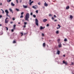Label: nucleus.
<instances>
[{"mask_svg": "<svg viewBox=\"0 0 74 74\" xmlns=\"http://www.w3.org/2000/svg\"><path fill=\"white\" fill-rule=\"evenodd\" d=\"M30 18V15L29 13H27L25 15V21H29V18Z\"/></svg>", "mask_w": 74, "mask_h": 74, "instance_id": "f257e3e1", "label": "nucleus"}, {"mask_svg": "<svg viewBox=\"0 0 74 74\" xmlns=\"http://www.w3.org/2000/svg\"><path fill=\"white\" fill-rule=\"evenodd\" d=\"M35 22L36 24L37 25V26H38V21L37 19H35Z\"/></svg>", "mask_w": 74, "mask_h": 74, "instance_id": "f03ea898", "label": "nucleus"}, {"mask_svg": "<svg viewBox=\"0 0 74 74\" xmlns=\"http://www.w3.org/2000/svg\"><path fill=\"white\" fill-rule=\"evenodd\" d=\"M5 12L6 13V15L8 16H9L8 14L9 13V12H8V10H5Z\"/></svg>", "mask_w": 74, "mask_h": 74, "instance_id": "7ed1b4c3", "label": "nucleus"}, {"mask_svg": "<svg viewBox=\"0 0 74 74\" xmlns=\"http://www.w3.org/2000/svg\"><path fill=\"white\" fill-rule=\"evenodd\" d=\"M8 19V18H6L5 19V23H8V20H7V19Z\"/></svg>", "mask_w": 74, "mask_h": 74, "instance_id": "20e7f679", "label": "nucleus"}, {"mask_svg": "<svg viewBox=\"0 0 74 74\" xmlns=\"http://www.w3.org/2000/svg\"><path fill=\"white\" fill-rule=\"evenodd\" d=\"M37 5L33 6H32V8H34V9H37Z\"/></svg>", "mask_w": 74, "mask_h": 74, "instance_id": "39448f33", "label": "nucleus"}, {"mask_svg": "<svg viewBox=\"0 0 74 74\" xmlns=\"http://www.w3.org/2000/svg\"><path fill=\"white\" fill-rule=\"evenodd\" d=\"M63 64H65V65H67V62H66L64 61H63Z\"/></svg>", "mask_w": 74, "mask_h": 74, "instance_id": "423d86ee", "label": "nucleus"}, {"mask_svg": "<svg viewBox=\"0 0 74 74\" xmlns=\"http://www.w3.org/2000/svg\"><path fill=\"white\" fill-rule=\"evenodd\" d=\"M45 27H42V26H41L40 29V30H42V29H44Z\"/></svg>", "mask_w": 74, "mask_h": 74, "instance_id": "0eeeda50", "label": "nucleus"}, {"mask_svg": "<svg viewBox=\"0 0 74 74\" xmlns=\"http://www.w3.org/2000/svg\"><path fill=\"white\" fill-rule=\"evenodd\" d=\"M23 8H27V5H23Z\"/></svg>", "mask_w": 74, "mask_h": 74, "instance_id": "6e6552de", "label": "nucleus"}, {"mask_svg": "<svg viewBox=\"0 0 74 74\" xmlns=\"http://www.w3.org/2000/svg\"><path fill=\"white\" fill-rule=\"evenodd\" d=\"M9 11L10 12H12V14H13V12L12 11V10L11 8L9 9Z\"/></svg>", "mask_w": 74, "mask_h": 74, "instance_id": "1a4fd4ad", "label": "nucleus"}, {"mask_svg": "<svg viewBox=\"0 0 74 74\" xmlns=\"http://www.w3.org/2000/svg\"><path fill=\"white\" fill-rule=\"evenodd\" d=\"M44 6H45V7H47L48 5V4L46 3V2H45V3L44 4Z\"/></svg>", "mask_w": 74, "mask_h": 74, "instance_id": "9d476101", "label": "nucleus"}, {"mask_svg": "<svg viewBox=\"0 0 74 74\" xmlns=\"http://www.w3.org/2000/svg\"><path fill=\"white\" fill-rule=\"evenodd\" d=\"M46 21H47V19H44L43 20V22H45Z\"/></svg>", "mask_w": 74, "mask_h": 74, "instance_id": "9b49d317", "label": "nucleus"}, {"mask_svg": "<svg viewBox=\"0 0 74 74\" xmlns=\"http://www.w3.org/2000/svg\"><path fill=\"white\" fill-rule=\"evenodd\" d=\"M34 3V1H33L30 2V3H29V5H32V3Z\"/></svg>", "mask_w": 74, "mask_h": 74, "instance_id": "f8f14e48", "label": "nucleus"}, {"mask_svg": "<svg viewBox=\"0 0 74 74\" xmlns=\"http://www.w3.org/2000/svg\"><path fill=\"white\" fill-rule=\"evenodd\" d=\"M11 5L12 6H15V4H14L12 2L11 3Z\"/></svg>", "mask_w": 74, "mask_h": 74, "instance_id": "ddd939ff", "label": "nucleus"}, {"mask_svg": "<svg viewBox=\"0 0 74 74\" xmlns=\"http://www.w3.org/2000/svg\"><path fill=\"white\" fill-rule=\"evenodd\" d=\"M46 46V45L45 44V43H43V47H45V46Z\"/></svg>", "mask_w": 74, "mask_h": 74, "instance_id": "4468645a", "label": "nucleus"}, {"mask_svg": "<svg viewBox=\"0 0 74 74\" xmlns=\"http://www.w3.org/2000/svg\"><path fill=\"white\" fill-rule=\"evenodd\" d=\"M70 18L71 19H72L73 18V16H72V15H71V16H70Z\"/></svg>", "mask_w": 74, "mask_h": 74, "instance_id": "2eb2a0df", "label": "nucleus"}, {"mask_svg": "<svg viewBox=\"0 0 74 74\" xmlns=\"http://www.w3.org/2000/svg\"><path fill=\"white\" fill-rule=\"evenodd\" d=\"M60 51H57V53L58 55H59L60 54Z\"/></svg>", "mask_w": 74, "mask_h": 74, "instance_id": "dca6fc26", "label": "nucleus"}, {"mask_svg": "<svg viewBox=\"0 0 74 74\" xmlns=\"http://www.w3.org/2000/svg\"><path fill=\"white\" fill-rule=\"evenodd\" d=\"M16 11L17 12L19 11H20L19 9H18L17 8L16 9Z\"/></svg>", "mask_w": 74, "mask_h": 74, "instance_id": "f3484780", "label": "nucleus"}, {"mask_svg": "<svg viewBox=\"0 0 74 74\" xmlns=\"http://www.w3.org/2000/svg\"><path fill=\"white\" fill-rule=\"evenodd\" d=\"M66 10H68V9H69V6H68L67 7H66Z\"/></svg>", "mask_w": 74, "mask_h": 74, "instance_id": "a211bd4d", "label": "nucleus"}, {"mask_svg": "<svg viewBox=\"0 0 74 74\" xmlns=\"http://www.w3.org/2000/svg\"><path fill=\"white\" fill-rule=\"evenodd\" d=\"M59 48H61V47H62V45H61V44L59 45Z\"/></svg>", "mask_w": 74, "mask_h": 74, "instance_id": "6ab92c4d", "label": "nucleus"}, {"mask_svg": "<svg viewBox=\"0 0 74 74\" xmlns=\"http://www.w3.org/2000/svg\"><path fill=\"white\" fill-rule=\"evenodd\" d=\"M60 39H58L57 40V41H58V42L59 43V41H60Z\"/></svg>", "mask_w": 74, "mask_h": 74, "instance_id": "aec40b11", "label": "nucleus"}, {"mask_svg": "<svg viewBox=\"0 0 74 74\" xmlns=\"http://www.w3.org/2000/svg\"><path fill=\"white\" fill-rule=\"evenodd\" d=\"M13 43V44H15V43H16V41L14 40Z\"/></svg>", "mask_w": 74, "mask_h": 74, "instance_id": "412c9836", "label": "nucleus"}, {"mask_svg": "<svg viewBox=\"0 0 74 74\" xmlns=\"http://www.w3.org/2000/svg\"><path fill=\"white\" fill-rule=\"evenodd\" d=\"M20 34H22L21 36H23V33L20 32Z\"/></svg>", "mask_w": 74, "mask_h": 74, "instance_id": "4be33fe9", "label": "nucleus"}, {"mask_svg": "<svg viewBox=\"0 0 74 74\" xmlns=\"http://www.w3.org/2000/svg\"><path fill=\"white\" fill-rule=\"evenodd\" d=\"M11 0H7V2H8V3H10V1H11Z\"/></svg>", "mask_w": 74, "mask_h": 74, "instance_id": "5701e85b", "label": "nucleus"}, {"mask_svg": "<svg viewBox=\"0 0 74 74\" xmlns=\"http://www.w3.org/2000/svg\"><path fill=\"white\" fill-rule=\"evenodd\" d=\"M33 17H34V18H36V16L34 14L33 15Z\"/></svg>", "mask_w": 74, "mask_h": 74, "instance_id": "b1692460", "label": "nucleus"}, {"mask_svg": "<svg viewBox=\"0 0 74 74\" xmlns=\"http://www.w3.org/2000/svg\"><path fill=\"white\" fill-rule=\"evenodd\" d=\"M24 25H27V23L26 22H24Z\"/></svg>", "mask_w": 74, "mask_h": 74, "instance_id": "393cba45", "label": "nucleus"}, {"mask_svg": "<svg viewBox=\"0 0 74 74\" xmlns=\"http://www.w3.org/2000/svg\"><path fill=\"white\" fill-rule=\"evenodd\" d=\"M67 41V39L65 38L64 39V41Z\"/></svg>", "mask_w": 74, "mask_h": 74, "instance_id": "a878e982", "label": "nucleus"}, {"mask_svg": "<svg viewBox=\"0 0 74 74\" xmlns=\"http://www.w3.org/2000/svg\"><path fill=\"white\" fill-rule=\"evenodd\" d=\"M23 15H21L20 16V18H23Z\"/></svg>", "mask_w": 74, "mask_h": 74, "instance_id": "bb28decb", "label": "nucleus"}, {"mask_svg": "<svg viewBox=\"0 0 74 74\" xmlns=\"http://www.w3.org/2000/svg\"><path fill=\"white\" fill-rule=\"evenodd\" d=\"M56 33L57 34H58L59 33V31H57L56 32Z\"/></svg>", "mask_w": 74, "mask_h": 74, "instance_id": "cd10ccee", "label": "nucleus"}, {"mask_svg": "<svg viewBox=\"0 0 74 74\" xmlns=\"http://www.w3.org/2000/svg\"><path fill=\"white\" fill-rule=\"evenodd\" d=\"M38 10H36V13H37V14H38Z\"/></svg>", "mask_w": 74, "mask_h": 74, "instance_id": "c85d7f7f", "label": "nucleus"}, {"mask_svg": "<svg viewBox=\"0 0 74 74\" xmlns=\"http://www.w3.org/2000/svg\"><path fill=\"white\" fill-rule=\"evenodd\" d=\"M16 3H18V0H16Z\"/></svg>", "mask_w": 74, "mask_h": 74, "instance_id": "c756f323", "label": "nucleus"}, {"mask_svg": "<svg viewBox=\"0 0 74 74\" xmlns=\"http://www.w3.org/2000/svg\"><path fill=\"white\" fill-rule=\"evenodd\" d=\"M30 15H33V12H31Z\"/></svg>", "mask_w": 74, "mask_h": 74, "instance_id": "7c9ffc66", "label": "nucleus"}, {"mask_svg": "<svg viewBox=\"0 0 74 74\" xmlns=\"http://www.w3.org/2000/svg\"><path fill=\"white\" fill-rule=\"evenodd\" d=\"M49 26V25L48 24H47V27H48Z\"/></svg>", "mask_w": 74, "mask_h": 74, "instance_id": "2f4dec72", "label": "nucleus"}, {"mask_svg": "<svg viewBox=\"0 0 74 74\" xmlns=\"http://www.w3.org/2000/svg\"><path fill=\"white\" fill-rule=\"evenodd\" d=\"M23 14H24V12H22L21 13V15H23Z\"/></svg>", "mask_w": 74, "mask_h": 74, "instance_id": "473e14b6", "label": "nucleus"}, {"mask_svg": "<svg viewBox=\"0 0 74 74\" xmlns=\"http://www.w3.org/2000/svg\"><path fill=\"white\" fill-rule=\"evenodd\" d=\"M58 26H59V27H61V26H60V25L59 24L58 25Z\"/></svg>", "mask_w": 74, "mask_h": 74, "instance_id": "72a5a7b5", "label": "nucleus"}, {"mask_svg": "<svg viewBox=\"0 0 74 74\" xmlns=\"http://www.w3.org/2000/svg\"><path fill=\"white\" fill-rule=\"evenodd\" d=\"M71 65H74V63L72 62L71 64Z\"/></svg>", "mask_w": 74, "mask_h": 74, "instance_id": "f704fd0d", "label": "nucleus"}, {"mask_svg": "<svg viewBox=\"0 0 74 74\" xmlns=\"http://www.w3.org/2000/svg\"><path fill=\"white\" fill-rule=\"evenodd\" d=\"M11 31H12V32H14V29H12Z\"/></svg>", "mask_w": 74, "mask_h": 74, "instance_id": "c9c22d12", "label": "nucleus"}, {"mask_svg": "<svg viewBox=\"0 0 74 74\" xmlns=\"http://www.w3.org/2000/svg\"><path fill=\"white\" fill-rule=\"evenodd\" d=\"M26 25H24V26H23V27H24V28H25L26 27Z\"/></svg>", "mask_w": 74, "mask_h": 74, "instance_id": "e433bc0d", "label": "nucleus"}, {"mask_svg": "<svg viewBox=\"0 0 74 74\" xmlns=\"http://www.w3.org/2000/svg\"><path fill=\"white\" fill-rule=\"evenodd\" d=\"M42 36H44V34L43 33H42Z\"/></svg>", "mask_w": 74, "mask_h": 74, "instance_id": "4c0bfd02", "label": "nucleus"}, {"mask_svg": "<svg viewBox=\"0 0 74 74\" xmlns=\"http://www.w3.org/2000/svg\"><path fill=\"white\" fill-rule=\"evenodd\" d=\"M38 5H40L41 4V3H38Z\"/></svg>", "mask_w": 74, "mask_h": 74, "instance_id": "58836bf2", "label": "nucleus"}, {"mask_svg": "<svg viewBox=\"0 0 74 74\" xmlns=\"http://www.w3.org/2000/svg\"><path fill=\"white\" fill-rule=\"evenodd\" d=\"M53 20V19H54V18L53 17L52 18H51Z\"/></svg>", "mask_w": 74, "mask_h": 74, "instance_id": "ea45409f", "label": "nucleus"}, {"mask_svg": "<svg viewBox=\"0 0 74 74\" xmlns=\"http://www.w3.org/2000/svg\"><path fill=\"white\" fill-rule=\"evenodd\" d=\"M16 26V25H13L14 27H15Z\"/></svg>", "mask_w": 74, "mask_h": 74, "instance_id": "a19ab883", "label": "nucleus"}, {"mask_svg": "<svg viewBox=\"0 0 74 74\" xmlns=\"http://www.w3.org/2000/svg\"><path fill=\"white\" fill-rule=\"evenodd\" d=\"M6 28L7 30H8V27H6Z\"/></svg>", "mask_w": 74, "mask_h": 74, "instance_id": "79ce46f5", "label": "nucleus"}, {"mask_svg": "<svg viewBox=\"0 0 74 74\" xmlns=\"http://www.w3.org/2000/svg\"><path fill=\"white\" fill-rule=\"evenodd\" d=\"M2 14H4V11L3 10L2 11Z\"/></svg>", "mask_w": 74, "mask_h": 74, "instance_id": "37998d69", "label": "nucleus"}, {"mask_svg": "<svg viewBox=\"0 0 74 74\" xmlns=\"http://www.w3.org/2000/svg\"><path fill=\"white\" fill-rule=\"evenodd\" d=\"M54 18H56V16L55 15H54Z\"/></svg>", "mask_w": 74, "mask_h": 74, "instance_id": "c03bdc74", "label": "nucleus"}, {"mask_svg": "<svg viewBox=\"0 0 74 74\" xmlns=\"http://www.w3.org/2000/svg\"><path fill=\"white\" fill-rule=\"evenodd\" d=\"M60 27H57V29H60Z\"/></svg>", "mask_w": 74, "mask_h": 74, "instance_id": "a18cd8bd", "label": "nucleus"}, {"mask_svg": "<svg viewBox=\"0 0 74 74\" xmlns=\"http://www.w3.org/2000/svg\"><path fill=\"white\" fill-rule=\"evenodd\" d=\"M27 34V33H24L23 34V35H25L26 34Z\"/></svg>", "mask_w": 74, "mask_h": 74, "instance_id": "49530a36", "label": "nucleus"}, {"mask_svg": "<svg viewBox=\"0 0 74 74\" xmlns=\"http://www.w3.org/2000/svg\"><path fill=\"white\" fill-rule=\"evenodd\" d=\"M13 21H15V18H12Z\"/></svg>", "mask_w": 74, "mask_h": 74, "instance_id": "de8ad7c7", "label": "nucleus"}, {"mask_svg": "<svg viewBox=\"0 0 74 74\" xmlns=\"http://www.w3.org/2000/svg\"><path fill=\"white\" fill-rule=\"evenodd\" d=\"M20 3H22V0H20Z\"/></svg>", "mask_w": 74, "mask_h": 74, "instance_id": "09e8293b", "label": "nucleus"}, {"mask_svg": "<svg viewBox=\"0 0 74 74\" xmlns=\"http://www.w3.org/2000/svg\"><path fill=\"white\" fill-rule=\"evenodd\" d=\"M13 23V22H10V23H11V24H12V23Z\"/></svg>", "mask_w": 74, "mask_h": 74, "instance_id": "8fccbe9b", "label": "nucleus"}, {"mask_svg": "<svg viewBox=\"0 0 74 74\" xmlns=\"http://www.w3.org/2000/svg\"><path fill=\"white\" fill-rule=\"evenodd\" d=\"M57 21V20H54V22H56Z\"/></svg>", "mask_w": 74, "mask_h": 74, "instance_id": "3c124183", "label": "nucleus"}, {"mask_svg": "<svg viewBox=\"0 0 74 74\" xmlns=\"http://www.w3.org/2000/svg\"><path fill=\"white\" fill-rule=\"evenodd\" d=\"M2 17V16L0 15V18H1Z\"/></svg>", "mask_w": 74, "mask_h": 74, "instance_id": "603ef678", "label": "nucleus"}, {"mask_svg": "<svg viewBox=\"0 0 74 74\" xmlns=\"http://www.w3.org/2000/svg\"><path fill=\"white\" fill-rule=\"evenodd\" d=\"M0 5H2V3H1L0 4Z\"/></svg>", "mask_w": 74, "mask_h": 74, "instance_id": "864d4df0", "label": "nucleus"}, {"mask_svg": "<svg viewBox=\"0 0 74 74\" xmlns=\"http://www.w3.org/2000/svg\"><path fill=\"white\" fill-rule=\"evenodd\" d=\"M2 26V25L1 24H0V26Z\"/></svg>", "mask_w": 74, "mask_h": 74, "instance_id": "5fc2aeb1", "label": "nucleus"}, {"mask_svg": "<svg viewBox=\"0 0 74 74\" xmlns=\"http://www.w3.org/2000/svg\"><path fill=\"white\" fill-rule=\"evenodd\" d=\"M32 1V0H29V1H30V2H31V1Z\"/></svg>", "mask_w": 74, "mask_h": 74, "instance_id": "6e6d98bb", "label": "nucleus"}, {"mask_svg": "<svg viewBox=\"0 0 74 74\" xmlns=\"http://www.w3.org/2000/svg\"><path fill=\"white\" fill-rule=\"evenodd\" d=\"M63 56H64V57H65V55H64Z\"/></svg>", "mask_w": 74, "mask_h": 74, "instance_id": "4d7b16f0", "label": "nucleus"}, {"mask_svg": "<svg viewBox=\"0 0 74 74\" xmlns=\"http://www.w3.org/2000/svg\"><path fill=\"white\" fill-rule=\"evenodd\" d=\"M1 11H3V10L2 9H1Z\"/></svg>", "mask_w": 74, "mask_h": 74, "instance_id": "13d9d810", "label": "nucleus"}, {"mask_svg": "<svg viewBox=\"0 0 74 74\" xmlns=\"http://www.w3.org/2000/svg\"><path fill=\"white\" fill-rule=\"evenodd\" d=\"M49 16H51V14H49Z\"/></svg>", "mask_w": 74, "mask_h": 74, "instance_id": "bf43d9fd", "label": "nucleus"}, {"mask_svg": "<svg viewBox=\"0 0 74 74\" xmlns=\"http://www.w3.org/2000/svg\"><path fill=\"white\" fill-rule=\"evenodd\" d=\"M14 29H15V27H14Z\"/></svg>", "mask_w": 74, "mask_h": 74, "instance_id": "052dcab7", "label": "nucleus"}, {"mask_svg": "<svg viewBox=\"0 0 74 74\" xmlns=\"http://www.w3.org/2000/svg\"><path fill=\"white\" fill-rule=\"evenodd\" d=\"M18 24H20V23H19H19H18Z\"/></svg>", "mask_w": 74, "mask_h": 74, "instance_id": "680f3d73", "label": "nucleus"}, {"mask_svg": "<svg viewBox=\"0 0 74 74\" xmlns=\"http://www.w3.org/2000/svg\"><path fill=\"white\" fill-rule=\"evenodd\" d=\"M43 8H45V7H43Z\"/></svg>", "mask_w": 74, "mask_h": 74, "instance_id": "e2e57ef3", "label": "nucleus"}, {"mask_svg": "<svg viewBox=\"0 0 74 74\" xmlns=\"http://www.w3.org/2000/svg\"><path fill=\"white\" fill-rule=\"evenodd\" d=\"M50 41H51V40H49V42H50Z\"/></svg>", "mask_w": 74, "mask_h": 74, "instance_id": "0e129e2a", "label": "nucleus"}, {"mask_svg": "<svg viewBox=\"0 0 74 74\" xmlns=\"http://www.w3.org/2000/svg\"><path fill=\"white\" fill-rule=\"evenodd\" d=\"M42 39H43V38H42Z\"/></svg>", "mask_w": 74, "mask_h": 74, "instance_id": "69168bd1", "label": "nucleus"}]
</instances>
